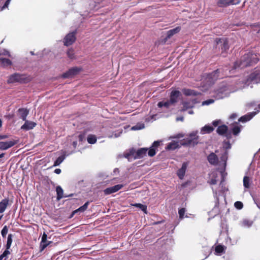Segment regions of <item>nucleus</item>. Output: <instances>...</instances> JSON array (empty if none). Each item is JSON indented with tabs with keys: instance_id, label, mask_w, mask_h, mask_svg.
Returning a JSON list of instances; mask_svg holds the SVG:
<instances>
[{
	"instance_id": "nucleus-1",
	"label": "nucleus",
	"mask_w": 260,
	"mask_h": 260,
	"mask_svg": "<svg viewBox=\"0 0 260 260\" xmlns=\"http://www.w3.org/2000/svg\"><path fill=\"white\" fill-rule=\"evenodd\" d=\"M148 149L147 148H141L136 150L134 148H132L125 151L123 155H119V156L124 157L128 159L129 161L133 160L140 159L143 158L146 155Z\"/></svg>"
},
{
	"instance_id": "nucleus-2",
	"label": "nucleus",
	"mask_w": 260,
	"mask_h": 260,
	"mask_svg": "<svg viewBox=\"0 0 260 260\" xmlns=\"http://www.w3.org/2000/svg\"><path fill=\"white\" fill-rule=\"evenodd\" d=\"M259 59L258 55L255 54L248 53L242 58L241 65H253L258 63Z\"/></svg>"
},
{
	"instance_id": "nucleus-3",
	"label": "nucleus",
	"mask_w": 260,
	"mask_h": 260,
	"mask_svg": "<svg viewBox=\"0 0 260 260\" xmlns=\"http://www.w3.org/2000/svg\"><path fill=\"white\" fill-rule=\"evenodd\" d=\"M198 132H193L189 135V138L181 141V144L183 146H194L198 143L199 136Z\"/></svg>"
},
{
	"instance_id": "nucleus-4",
	"label": "nucleus",
	"mask_w": 260,
	"mask_h": 260,
	"mask_svg": "<svg viewBox=\"0 0 260 260\" xmlns=\"http://www.w3.org/2000/svg\"><path fill=\"white\" fill-rule=\"evenodd\" d=\"M29 80V78L28 77H26V75L15 73L9 77V78L8 80V82L9 83H13L15 82L26 83Z\"/></svg>"
},
{
	"instance_id": "nucleus-5",
	"label": "nucleus",
	"mask_w": 260,
	"mask_h": 260,
	"mask_svg": "<svg viewBox=\"0 0 260 260\" xmlns=\"http://www.w3.org/2000/svg\"><path fill=\"white\" fill-rule=\"evenodd\" d=\"M76 30L68 34L63 39V45L69 46L73 44L76 40Z\"/></svg>"
},
{
	"instance_id": "nucleus-6",
	"label": "nucleus",
	"mask_w": 260,
	"mask_h": 260,
	"mask_svg": "<svg viewBox=\"0 0 260 260\" xmlns=\"http://www.w3.org/2000/svg\"><path fill=\"white\" fill-rule=\"evenodd\" d=\"M217 46L219 48H221V54H222L223 56H225L224 53H226L229 49V43L227 39H218L217 41L216 47H217Z\"/></svg>"
},
{
	"instance_id": "nucleus-7",
	"label": "nucleus",
	"mask_w": 260,
	"mask_h": 260,
	"mask_svg": "<svg viewBox=\"0 0 260 260\" xmlns=\"http://www.w3.org/2000/svg\"><path fill=\"white\" fill-rule=\"evenodd\" d=\"M81 71V68L75 67L70 69L68 71L62 75L64 78H70L78 74Z\"/></svg>"
},
{
	"instance_id": "nucleus-8",
	"label": "nucleus",
	"mask_w": 260,
	"mask_h": 260,
	"mask_svg": "<svg viewBox=\"0 0 260 260\" xmlns=\"http://www.w3.org/2000/svg\"><path fill=\"white\" fill-rule=\"evenodd\" d=\"M240 2V0H218L217 4L220 7H225L230 5L238 4Z\"/></svg>"
},
{
	"instance_id": "nucleus-9",
	"label": "nucleus",
	"mask_w": 260,
	"mask_h": 260,
	"mask_svg": "<svg viewBox=\"0 0 260 260\" xmlns=\"http://www.w3.org/2000/svg\"><path fill=\"white\" fill-rule=\"evenodd\" d=\"M221 72L220 69H217L213 72L212 73L208 75V78L211 79L212 80H215L218 78H223L224 76H229V74L227 73H222L221 75H220V72Z\"/></svg>"
},
{
	"instance_id": "nucleus-10",
	"label": "nucleus",
	"mask_w": 260,
	"mask_h": 260,
	"mask_svg": "<svg viewBox=\"0 0 260 260\" xmlns=\"http://www.w3.org/2000/svg\"><path fill=\"white\" fill-rule=\"evenodd\" d=\"M123 187L122 184H117L114 186L107 188L104 190L105 194L108 195L118 191Z\"/></svg>"
},
{
	"instance_id": "nucleus-11",
	"label": "nucleus",
	"mask_w": 260,
	"mask_h": 260,
	"mask_svg": "<svg viewBox=\"0 0 260 260\" xmlns=\"http://www.w3.org/2000/svg\"><path fill=\"white\" fill-rule=\"evenodd\" d=\"M17 143V141L15 140L7 142H1L0 149L2 150H7L15 145Z\"/></svg>"
},
{
	"instance_id": "nucleus-12",
	"label": "nucleus",
	"mask_w": 260,
	"mask_h": 260,
	"mask_svg": "<svg viewBox=\"0 0 260 260\" xmlns=\"http://www.w3.org/2000/svg\"><path fill=\"white\" fill-rule=\"evenodd\" d=\"M209 162L212 165H217L218 162L217 156L213 152L211 153L207 157Z\"/></svg>"
},
{
	"instance_id": "nucleus-13",
	"label": "nucleus",
	"mask_w": 260,
	"mask_h": 260,
	"mask_svg": "<svg viewBox=\"0 0 260 260\" xmlns=\"http://www.w3.org/2000/svg\"><path fill=\"white\" fill-rule=\"evenodd\" d=\"M24 121V124L21 127L22 129L28 131L32 129L36 125V123L34 122L26 120V119Z\"/></svg>"
},
{
	"instance_id": "nucleus-14",
	"label": "nucleus",
	"mask_w": 260,
	"mask_h": 260,
	"mask_svg": "<svg viewBox=\"0 0 260 260\" xmlns=\"http://www.w3.org/2000/svg\"><path fill=\"white\" fill-rule=\"evenodd\" d=\"M181 95V93L179 91L175 90L173 91L171 93L170 101L173 104H174L177 102L178 98Z\"/></svg>"
},
{
	"instance_id": "nucleus-15",
	"label": "nucleus",
	"mask_w": 260,
	"mask_h": 260,
	"mask_svg": "<svg viewBox=\"0 0 260 260\" xmlns=\"http://www.w3.org/2000/svg\"><path fill=\"white\" fill-rule=\"evenodd\" d=\"M197 102H198L196 101V99H193L192 100L191 102H186L183 103V108L181 109V111H185L187 110L188 109L193 108L194 105Z\"/></svg>"
},
{
	"instance_id": "nucleus-16",
	"label": "nucleus",
	"mask_w": 260,
	"mask_h": 260,
	"mask_svg": "<svg viewBox=\"0 0 260 260\" xmlns=\"http://www.w3.org/2000/svg\"><path fill=\"white\" fill-rule=\"evenodd\" d=\"M249 80L255 83L260 82V74L257 72L251 73L249 77Z\"/></svg>"
},
{
	"instance_id": "nucleus-17",
	"label": "nucleus",
	"mask_w": 260,
	"mask_h": 260,
	"mask_svg": "<svg viewBox=\"0 0 260 260\" xmlns=\"http://www.w3.org/2000/svg\"><path fill=\"white\" fill-rule=\"evenodd\" d=\"M18 112L19 117L24 121L26 119V117L29 113V110L24 108H20L18 109Z\"/></svg>"
},
{
	"instance_id": "nucleus-18",
	"label": "nucleus",
	"mask_w": 260,
	"mask_h": 260,
	"mask_svg": "<svg viewBox=\"0 0 260 260\" xmlns=\"http://www.w3.org/2000/svg\"><path fill=\"white\" fill-rule=\"evenodd\" d=\"M187 167V164L186 162H184L182 164V167L178 170L177 172V175L180 179H182L183 178Z\"/></svg>"
},
{
	"instance_id": "nucleus-19",
	"label": "nucleus",
	"mask_w": 260,
	"mask_h": 260,
	"mask_svg": "<svg viewBox=\"0 0 260 260\" xmlns=\"http://www.w3.org/2000/svg\"><path fill=\"white\" fill-rule=\"evenodd\" d=\"M47 236L44 233L42 236V240L40 244L41 251L44 250L50 242H48L47 241Z\"/></svg>"
},
{
	"instance_id": "nucleus-20",
	"label": "nucleus",
	"mask_w": 260,
	"mask_h": 260,
	"mask_svg": "<svg viewBox=\"0 0 260 260\" xmlns=\"http://www.w3.org/2000/svg\"><path fill=\"white\" fill-rule=\"evenodd\" d=\"M256 112H253L242 116L239 118V121L242 122L249 121L256 114Z\"/></svg>"
},
{
	"instance_id": "nucleus-21",
	"label": "nucleus",
	"mask_w": 260,
	"mask_h": 260,
	"mask_svg": "<svg viewBox=\"0 0 260 260\" xmlns=\"http://www.w3.org/2000/svg\"><path fill=\"white\" fill-rule=\"evenodd\" d=\"M183 93L187 96L193 95L197 96L201 94L200 92L196 91L194 90L190 89H183L182 90Z\"/></svg>"
},
{
	"instance_id": "nucleus-22",
	"label": "nucleus",
	"mask_w": 260,
	"mask_h": 260,
	"mask_svg": "<svg viewBox=\"0 0 260 260\" xmlns=\"http://www.w3.org/2000/svg\"><path fill=\"white\" fill-rule=\"evenodd\" d=\"M9 204V200L5 199L0 202V213H3L7 208Z\"/></svg>"
},
{
	"instance_id": "nucleus-23",
	"label": "nucleus",
	"mask_w": 260,
	"mask_h": 260,
	"mask_svg": "<svg viewBox=\"0 0 260 260\" xmlns=\"http://www.w3.org/2000/svg\"><path fill=\"white\" fill-rule=\"evenodd\" d=\"M214 130V128L209 125H206L204 127H203L201 129V134H210Z\"/></svg>"
},
{
	"instance_id": "nucleus-24",
	"label": "nucleus",
	"mask_w": 260,
	"mask_h": 260,
	"mask_svg": "<svg viewBox=\"0 0 260 260\" xmlns=\"http://www.w3.org/2000/svg\"><path fill=\"white\" fill-rule=\"evenodd\" d=\"M181 30V27L177 26L173 29H170L167 32V38H170L174 35L179 32Z\"/></svg>"
},
{
	"instance_id": "nucleus-25",
	"label": "nucleus",
	"mask_w": 260,
	"mask_h": 260,
	"mask_svg": "<svg viewBox=\"0 0 260 260\" xmlns=\"http://www.w3.org/2000/svg\"><path fill=\"white\" fill-rule=\"evenodd\" d=\"M56 191L57 193V200L59 201L61 199L64 198V196H63V190L61 186H57L56 187Z\"/></svg>"
},
{
	"instance_id": "nucleus-26",
	"label": "nucleus",
	"mask_w": 260,
	"mask_h": 260,
	"mask_svg": "<svg viewBox=\"0 0 260 260\" xmlns=\"http://www.w3.org/2000/svg\"><path fill=\"white\" fill-rule=\"evenodd\" d=\"M228 129V128L227 126L225 125H222L218 126L216 131L219 135H222L227 132Z\"/></svg>"
},
{
	"instance_id": "nucleus-27",
	"label": "nucleus",
	"mask_w": 260,
	"mask_h": 260,
	"mask_svg": "<svg viewBox=\"0 0 260 260\" xmlns=\"http://www.w3.org/2000/svg\"><path fill=\"white\" fill-rule=\"evenodd\" d=\"M179 147V144L177 142L172 141L167 146L166 149L169 150H173Z\"/></svg>"
},
{
	"instance_id": "nucleus-28",
	"label": "nucleus",
	"mask_w": 260,
	"mask_h": 260,
	"mask_svg": "<svg viewBox=\"0 0 260 260\" xmlns=\"http://www.w3.org/2000/svg\"><path fill=\"white\" fill-rule=\"evenodd\" d=\"M251 179L248 176H244L243 178V185L245 188H249L250 187Z\"/></svg>"
},
{
	"instance_id": "nucleus-29",
	"label": "nucleus",
	"mask_w": 260,
	"mask_h": 260,
	"mask_svg": "<svg viewBox=\"0 0 260 260\" xmlns=\"http://www.w3.org/2000/svg\"><path fill=\"white\" fill-rule=\"evenodd\" d=\"M171 105H173L170 100L167 101L166 102H160L158 103V107L161 108L162 107H165L167 108H169Z\"/></svg>"
},
{
	"instance_id": "nucleus-30",
	"label": "nucleus",
	"mask_w": 260,
	"mask_h": 260,
	"mask_svg": "<svg viewBox=\"0 0 260 260\" xmlns=\"http://www.w3.org/2000/svg\"><path fill=\"white\" fill-rule=\"evenodd\" d=\"M253 224V221L247 219H245L241 222V225L243 227L249 228Z\"/></svg>"
},
{
	"instance_id": "nucleus-31",
	"label": "nucleus",
	"mask_w": 260,
	"mask_h": 260,
	"mask_svg": "<svg viewBox=\"0 0 260 260\" xmlns=\"http://www.w3.org/2000/svg\"><path fill=\"white\" fill-rule=\"evenodd\" d=\"M88 205H89V202H86L83 206H82L81 207L79 208L78 209L74 211V213H77L78 212H83L85 211L87 209Z\"/></svg>"
},
{
	"instance_id": "nucleus-32",
	"label": "nucleus",
	"mask_w": 260,
	"mask_h": 260,
	"mask_svg": "<svg viewBox=\"0 0 260 260\" xmlns=\"http://www.w3.org/2000/svg\"><path fill=\"white\" fill-rule=\"evenodd\" d=\"M13 237V236L11 234H10L8 235L7 244H6V246L7 249H10V248L11 247V244L12 243V241H13V240H12Z\"/></svg>"
},
{
	"instance_id": "nucleus-33",
	"label": "nucleus",
	"mask_w": 260,
	"mask_h": 260,
	"mask_svg": "<svg viewBox=\"0 0 260 260\" xmlns=\"http://www.w3.org/2000/svg\"><path fill=\"white\" fill-rule=\"evenodd\" d=\"M0 61L3 65H12V62L10 59L6 58H0Z\"/></svg>"
},
{
	"instance_id": "nucleus-34",
	"label": "nucleus",
	"mask_w": 260,
	"mask_h": 260,
	"mask_svg": "<svg viewBox=\"0 0 260 260\" xmlns=\"http://www.w3.org/2000/svg\"><path fill=\"white\" fill-rule=\"evenodd\" d=\"M87 142L89 144H94L96 142V138L94 135H89L87 137Z\"/></svg>"
},
{
	"instance_id": "nucleus-35",
	"label": "nucleus",
	"mask_w": 260,
	"mask_h": 260,
	"mask_svg": "<svg viewBox=\"0 0 260 260\" xmlns=\"http://www.w3.org/2000/svg\"><path fill=\"white\" fill-rule=\"evenodd\" d=\"M68 56L70 59H74L75 58V52L73 48H70L68 50L67 52Z\"/></svg>"
},
{
	"instance_id": "nucleus-36",
	"label": "nucleus",
	"mask_w": 260,
	"mask_h": 260,
	"mask_svg": "<svg viewBox=\"0 0 260 260\" xmlns=\"http://www.w3.org/2000/svg\"><path fill=\"white\" fill-rule=\"evenodd\" d=\"M8 56V57L12 58L11 55L9 51L5 49H1L0 48V56Z\"/></svg>"
},
{
	"instance_id": "nucleus-37",
	"label": "nucleus",
	"mask_w": 260,
	"mask_h": 260,
	"mask_svg": "<svg viewBox=\"0 0 260 260\" xmlns=\"http://www.w3.org/2000/svg\"><path fill=\"white\" fill-rule=\"evenodd\" d=\"M64 156H60L58 157L57 159L55 161L53 166H59L64 160Z\"/></svg>"
},
{
	"instance_id": "nucleus-38",
	"label": "nucleus",
	"mask_w": 260,
	"mask_h": 260,
	"mask_svg": "<svg viewBox=\"0 0 260 260\" xmlns=\"http://www.w3.org/2000/svg\"><path fill=\"white\" fill-rule=\"evenodd\" d=\"M232 132L234 135H237L240 132V128L239 126L235 125L232 128Z\"/></svg>"
},
{
	"instance_id": "nucleus-39",
	"label": "nucleus",
	"mask_w": 260,
	"mask_h": 260,
	"mask_svg": "<svg viewBox=\"0 0 260 260\" xmlns=\"http://www.w3.org/2000/svg\"><path fill=\"white\" fill-rule=\"evenodd\" d=\"M134 206L137 207L139 208L145 213H146V211H147V206H146L144 205L141 204H136Z\"/></svg>"
},
{
	"instance_id": "nucleus-40",
	"label": "nucleus",
	"mask_w": 260,
	"mask_h": 260,
	"mask_svg": "<svg viewBox=\"0 0 260 260\" xmlns=\"http://www.w3.org/2000/svg\"><path fill=\"white\" fill-rule=\"evenodd\" d=\"M148 154L149 156L152 157L154 156L156 154L155 150L154 148L150 147L149 150L147 151Z\"/></svg>"
},
{
	"instance_id": "nucleus-41",
	"label": "nucleus",
	"mask_w": 260,
	"mask_h": 260,
	"mask_svg": "<svg viewBox=\"0 0 260 260\" xmlns=\"http://www.w3.org/2000/svg\"><path fill=\"white\" fill-rule=\"evenodd\" d=\"M224 248L221 245H217L215 248V252L217 253H221L223 252Z\"/></svg>"
},
{
	"instance_id": "nucleus-42",
	"label": "nucleus",
	"mask_w": 260,
	"mask_h": 260,
	"mask_svg": "<svg viewBox=\"0 0 260 260\" xmlns=\"http://www.w3.org/2000/svg\"><path fill=\"white\" fill-rule=\"evenodd\" d=\"M8 227L7 226V225L4 226V227L3 228V229H2V230L1 231V234L3 238H5L6 237V235L8 233Z\"/></svg>"
},
{
	"instance_id": "nucleus-43",
	"label": "nucleus",
	"mask_w": 260,
	"mask_h": 260,
	"mask_svg": "<svg viewBox=\"0 0 260 260\" xmlns=\"http://www.w3.org/2000/svg\"><path fill=\"white\" fill-rule=\"evenodd\" d=\"M185 211H186V210L184 208H182L179 210L178 213L179 215V218L180 219H182L184 218V215Z\"/></svg>"
},
{
	"instance_id": "nucleus-44",
	"label": "nucleus",
	"mask_w": 260,
	"mask_h": 260,
	"mask_svg": "<svg viewBox=\"0 0 260 260\" xmlns=\"http://www.w3.org/2000/svg\"><path fill=\"white\" fill-rule=\"evenodd\" d=\"M235 207L238 209H241L243 208V203L240 201H237L235 203Z\"/></svg>"
},
{
	"instance_id": "nucleus-45",
	"label": "nucleus",
	"mask_w": 260,
	"mask_h": 260,
	"mask_svg": "<svg viewBox=\"0 0 260 260\" xmlns=\"http://www.w3.org/2000/svg\"><path fill=\"white\" fill-rule=\"evenodd\" d=\"M144 124H141L139 125H136L135 126H134L132 127V129L133 130H139L141 129L144 128Z\"/></svg>"
},
{
	"instance_id": "nucleus-46",
	"label": "nucleus",
	"mask_w": 260,
	"mask_h": 260,
	"mask_svg": "<svg viewBox=\"0 0 260 260\" xmlns=\"http://www.w3.org/2000/svg\"><path fill=\"white\" fill-rule=\"evenodd\" d=\"M2 254L5 256V260H7L8 258V255L10 254L9 249L6 248Z\"/></svg>"
},
{
	"instance_id": "nucleus-47",
	"label": "nucleus",
	"mask_w": 260,
	"mask_h": 260,
	"mask_svg": "<svg viewBox=\"0 0 260 260\" xmlns=\"http://www.w3.org/2000/svg\"><path fill=\"white\" fill-rule=\"evenodd\" d=\"M10 1L11 0H7L4 4L3 5V6L1 7V8H0V11H3V10H4L5 9L8 8V5H9L10 4Z\"/></svg>"
},
{
	"instance_id": "nucleus-48",
	"label": "nucleus",
	"mask_w": 260,
	"mask_h": 260,
	"mask_svg": "<svg viewBox=\"0 0 260 260\" xmlns=\"http://www.w3.org/2000/svg\"><path fill=\"white\" fill-rule=\"evenodd\" d=\"M214 102V100L213 99H209L207 100L206 101H204L202 103V105H209L210 104H211Z\"/></svg>"
},
{
	"instance_id": "nucleus-49",
	"label": "nucleus",
	"mask_w": 260,
	"mask_h": 260,
	"mask_svg": "<svg viewBox=\"0 0 260 260\" xmlns=\"http://www.w3.org/2000/svg\"><path fill=\"white\" fill-rule=\"evenodd\" d=\"M227 155H228V153L226 151H225L224 153H223V154L220 157L221 160L222 161L225 162L227 159V158H228Z\"/></svg>"
},
{
	"instance_id": "nucleus-50",
	"label": "nucleus",
	"mask_w": 260,
	"mask_h": 260,
	"mask_svg": "<svg viewBox=\"0 0 260 260\" xmlns=\"http://www.w3.org/2000/svg\"><path fill=\"white\" fill-rule=\"evenodd\" d=\"M30 53L31 55H36L38 57L41 58L42 56V53L40 52H38L35 53L34 51H30Z\"/></svg>"
},
{
	"instance_id": "nucleus-51",
	"label": "nucleus",
	"mask_w": 260,
	"mask_h": 260,
	"mask_svg": "<svg viewBox=\"0 0 260 260\" xmlns=\"http://www.w3.org/2000/svg\"><path fill=\"white\" fill-rule=\"evenodd\" d=\"M209 183L211 185L216 184L217 183V180L215 178H212L209 181Z\"/></svg>"
},
{
	"instance_id": "nucleus-52",
	"label": "nucleus",
	"mask_w": 260,
	"mask_h": 260,
	"mask_svg": "<svg viewBox=\"0 0 260 260\" xmlns=\"http://www.w3.org/2000/svg\"><path fill=\"white\" fill-rule=\"evenodd\" d=\"M221 122V120H214V121H213L212 124L214 126H217Z\"/></svg>"
},
{
	"instance_id": "nucleus-53",
	"label": "nucleus",
	"mask_w": 260,
	"mask_h": 260,
	"mask_svg": "<svg viewBox=\"0 0 260 260\" xmlns=\"http://www.w3.org/2000/svg\"><path fill=\"white\" fill-rule=\"evenodd\" d=\"M159 145V141H155L153 142L151 147L155 148L157 147Z\"/></svg>"
},
{
	"instance_id": "nucleus-54",
	"label": "nucleus",
	"mask_w": 260,
	"mask_h": 260,
	"mask_svg": "<svg viewBox=\"0 0 260 260\" xmlns=\"http://www.w3.org/2000/svg\"><path fill=\"white\" fill-rule=\"evenodd\" d=\"M78 139L80 141H82L85 139V135L84 134H80L78 136Z\"/></svg>"
},
{
	"instance_id": "nucleus-55",
	"label": "nucleus",
	"mask_w": 260,
	"mask_h": 260,
	"mask_svg": "<svg viewBox=\"0 0 260 260\" xmlns=\"http://www.w3.org/2000/svg\"><path fill=\"white\" fill-rule=\"evenodd\" d=\"M183 136H184L183 135L181 134H179L176 135L175 136L172 137V138H182Z\"/></svg>"
},
{
	"instance_id": "nucleus-56",
	"label": "nucleus",
	"mask_w": 260,
	"mask_h": 260,
	"mask_svg": "<svg viewBox=\"0 0 260 260\" xmlns=\"http://www.w3.org/2000/svg\"><path fill=\"white\" fill-rule=\"evenodd\" d=\"M54 173L57 174H59L61 173V170L60 169H56L54 170Z\"/></svg>"
},
{
	"instance_id": "nucleus-57",
	"label": "nucleus",
	"mask_w": 260,
	"mask_h": 260,
	"mask_svg": "<svg viewBox=\"0 0 260 260\" xmlns=\"http://www.w3.org/2000/svg\"><path fill=\"white\" fill-rule=\"evenodd\" d=\"M184 120V118L183 117H177L176 118V120L177 121H183Z\"/></svg>"
},
{
	"instance_id": "nucleus-58",
	"label": "nucleus",
	"mask_w": 260,
	"mask_h": 260,
	"mask_svg": "<svg viewBox=\"0 0 260 260\" xmlns=\"http://www.w3.org/2000/svg\"><path fill=\"white\" fill-rule=\"evenodd\" d=\"M1 140L5 139L8 138V136L6 135H1Z\"/></svg>"
},
{
	"instance_id": "nucleus-59",
	"label": "nucleus",
	"mask_w": 260,
	"mask_h": 260,
	"mask_svg": "<svg viewBox=\"0 0 260 260\" xmlns=\"http://www.w3.org/2000/svg\"><path fill=\"white\" fill-rule=\"evenodd\" d=\"M237 116V115L235 114H232L231 116H230V118H232V119H234Z\"/></svg>"
},
{
	"instance_id": "nucleus-60",
	"label": "nucleus",
	"mask_w": 260,
	"mask_h": 260,
	"mask_svg": "<svg viewBox=\"0 0 260 260\" xmlns=\"http://www.w3.org/2000/svg\"><path fill=\"white\" fill-rule=\"evenodd\" d=\"M0 260H5V256L3 254L0 255Z\"/></svg>"
},
{
	"instance_id": "nucleus-61",
	"label": "nucleus",
	"mask_w": 260,
	"mask_h": 260,
	"mask_svg": "<svg viewBox=\"0 0 260 260\" xmlns=\"http://www.w3.org/2000/svg\"><path fill=\"white\" fill-rule=\"evenodd\" d=\"M74 147L75 148L77 145V142L76 141H74L73 143Z\"/></svg>"
},
{
	"instance_id": "nucleus-62",
	"label": "nucleus",
	"mask_w": 260,
	"mask_h": 260,
	"mask_svg": "<svg viewBox=\"0 0 260 260\" xmlns=\"http://www.w3.org/2000/svg\"><path fill=\"white\" fill-rule=\"evenodd\" d=\"M113 172H114V173H116V172L118 173V172H119V170H118V169L117 168H116V169H115L114 170Z\"/></svg>"
},
{
	"instance_id": "nucleus-63",
	"label": "nucleus",
	"mask_w": 260,
	"mask_h": 260,
	"mask_svg": "<svg viewBox=\"0 0 260 260\" xmlns=\"http://www.w3.org/2000/svg\"><path fill=\"white\" fill-rule=\"evenodd\" d=\"M73 196V194H70L68 196H64V198H67V197H72Z\"/></svg>"
},
{
	"instance_id": "nucleus-64",
	"label": "nucleus",
	"mask_w": 260,
	"mask_h": 260,
	"mask_svg": "<svg viewBox=\"0 0 260 260\" xmlns=\"http://www.w3.org/2000/svg\"><path fill=\"white\" fill-rule=\"evenodd\" d=\"M188 113H189V114H193V111L192 110H189V111H188Z\"/></svg>"
}]
</instances>
